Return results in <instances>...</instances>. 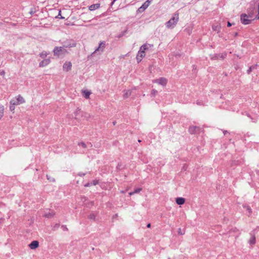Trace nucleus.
I'll list each match as a JSON object with an SVG mask.
<instances>
[{"label": "nucleus", "mask_w": 259, "mask_h": 259, "mask_svg": "<svg viewBox=\"0 0 259 259\" xmlns=\"http://www.w3.org/2000/svg\"><path fill=\"white\" fill-rule=\"evenodd\" d=\"M24 102L23 98L18 95L11 101L10 110L14 111L15 109L14 105L21 104Z\"/></svg>", "instance_id": "nucleus-1"}, {"label": "nucleus", "mask_w": 259, "mask_h": 259, "mask_svg": "<svg viewBox=\"0 0 259 259\" xmlns=\"http://www.w3.org/2000/svg\"><path fill=\"white\" fill-rule=\"evenodd\" d=\"M241 22L244 25H247L251 23V20L246 14H242L241 16Z\"/></svg>", "instance_id": "nucleus-2"}, {"label": "nucleus", "mask_w": 259, "mask_h": 259, "mask_svg": "<svg viewBox=\"0 0 259 259\" xmlns=\"http://www.w3.org/2000/svg\"><path fill=\"white\" fill-rule=\"evenodd\" d=\"M146 49V46H143L141 48L140 51L139 52L137 59L138 61H140L145 56L144 50Z\"/></svg>", "instance_id": "nucleus-3"}, {"label": "nucleus", "mask_w": 259, "mask_h": 259, "mask_svg": "<svg viewBox=\"0 0 259 259\" xmlns=\"http://www.w3.org/2000/svg\"><path fill=\"white\" fill-rule=\"evenodd\" d=\"M179 19L178 15H175L172 19H171L167 23L168 27H172L174 25L176 24Z\"/></svg>", "instance_id": "nucleus-4"}, {"label": "nucleus", "mask_w": 259, "mask_h": 259, "mask_svg": "<svg viewBox=\"0 0 259 259\" xmlns=\"http://www.w3.org/2000/svg\"><path fill=\"white\" fill-rule=\"evenodd\" d=\"M150 2L149 1H147L145 2L142 7H141L139 9L138 11L141 12L144 11L149 5Z\"/></svg>", "instance_id": "nucleus-5"}, {"label": "nucleus", "mask_w": 259, "mask_h": 259, "mask_svg": "<svg viewBox=\"0 0 259 259\" xmlns=\"http://www.w3.org/2000/svg\"><path fill=\"white\" fill-rule=\"evenodd\" d=\"M38 242L37 241H32L29 245V246L31 249H35L38 246Z\"/></svg>", "instance_id": "nucleus-6"}, {"label": "nucleus", "mask_w": 259, "mask_h": 259, "mask_svg": "<svg viewBox=\"0 0 259 259\" xmlns=\"http://www.w3.org/2000/svg\"><path fill=\"white\" fill-rule=\"evenodd\" d=\"M100 6V5L99 4H94L90 6L89 9L91 11H92L98 9Z\"/></svg>", "instance_id": "nucleus-7"}, {"label": "nucleus", "mask_w": 259, "mask_h": 259, "mask_svg": "<svg viewBox=\"0 0 259 259\" xmlns=\"http://www.w3.org/2000/svg\"><path fill=\"white\" fill-rule=\"evenodd\" d=\"M71 63L70 62H67V63H66L64 66H63V68L66 71H68V70H69L70 68H71Z\"/></svg>", "instance_id": "nucleus-8"}, {"label": "nucleus", "mask_w": 259, "mask_h": 259, "mask_svg": "<svg viewBox=\"0 0 259 259\" xmlns=\"http://www.w3.org/2000/svg\"><path fill=\"white\" fill-rule=\"evenodd\" d=\"M176 202L180 205L183 204L185 202V199L183 198H178L176 199Z\"/></svg>", "instance_id": "nucleus-9"}, {"label": "nucleus", "mask_w": 259, "mask_h": 259, "mask_svg": "<svg viewBox=\"0 0 259 259\" xmlns=\"http://www.w3.org/2000/svg\"><path fill=\"white\" fill-rule=\"evenodd\" d=\"M4 110V106H0V119L2 118V117L3 115Z\"/></svg>", "instance_id": "nucleus-10"}, {"label": "nucleus", "mask_w": 259, "mask_h": 259, "mask_svg": "<svg viewBox=\"0 0 259 259\" xmlns=\"http://www.w3.org/2000/svg\"><path fill=\"white\" fill-rule=\"evenodd\" d=\"M83 94L86 98H89L90 94L89 92H84Z\"/></svg>", "instance_id": "nucleus-11"}, {"label": "nucleus", "mask_w": 259, "mask_h": 259, "mask_svg": "<svg viewBox=\"0 0 259 259\" xmlns=\"http://www.w3.org/2000/svg\"><path fill=\"white\" fill-rule=\"evenodd\" d=\"M250 242L251 243H254L255 242V237H254L252 236L251 237V240H250Z\"/></svg>", "instance_id": "nucleus-12"}, {"label": "nucleus", "mask_w": 259, "mask_h": 259, "mask_svg": "<svg viewBox=\"0 0 259 259\" xmlns=\"http://www.w3.org/2000/svg\"><path fill=\"white\" fill-rule=\"evenodd\" d=\"M59 16H60V18H61V19H64V17H62V16H61V11H60V12H59Z\"/></svg>", "instance_id": "nucleus-13"}, {"label": "nucleus", "mask_w": 259, "mask_h": 259, "mask_svg": "<svg viewBox=\"0 0 259 259\" xmlns=\"http://www.w3.org/2000/svg\"><path fill=\"white\" fill-rule=\"evenodd\" d=\"M150 224H148V225H147V227L148 228H150Z\"/></svg>", "instance_id": "nucleus-14"}, {"label": "nucleus", "mask_w": 259, "mask_h": 259, "mask_svg": "<svg viewBox=\"0 0 259 259\" xmlns=\"http://www.w3.org/2000/svg\"><path fill=\"white\" fill-rule=\"evenodd\" d=\"M228 25L229 26H230L231 25V23H230V22H228Z\"/></svg>", "instance_id": "nucleus-15"}, {"label": "nucleus", "mask_w": 259, "mask_h": 259, "mask_svg": "<svg viewBox=\"0 0 259 259\" xmlns=\"http://www.w3.org/2000/svg\"><path fill=\"white\" fill-rule=\"evenodd\" d=\"M58 49H56L55 50V52H56L57 51H58Z\"/></svg>", "instance_id": "nucleus-16"}, {"label": "nucleus", "mask_w": 259, "mask_h": 259, "mask_svg": "<svg viewBox=\"0 0 259 259\" xmlns=\"http://www.w3.org/2000/svg\"><path fill=\"white\" fill-rule=\"evenodd\" d=\"M257 19L259 20V15H258V16L257 17Z\"/></svg>", "instance_id": "nucleus-17"}, {"label": "nucleus", "mask_w": 259, "mask_h": 259, "mask_svg": "<svg viewBox=\"0 0 259 259\" xmlns=\"http://www.w3.org/2000/svg\"><path fill=\"white\" fill-rule=\"evenodd\" d=\"M43 63H44V62H42L41 63V65L42 66L43 65Z\"/></svg>", "instance_id": "nucleus-18"}]
</instances>
